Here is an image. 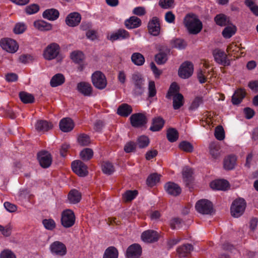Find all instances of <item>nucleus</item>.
Returning <instances> with one entry per match:
<instances>
[{
  "label": "nucleus",
  "mask_w": 258,
  "mask_h": 258,
  "mask_svg": "<svg viewBox=\"0 0 258 258\" xmlns=\"http://www.w3.org/2000/svg\"><path fill=\"white\" fill-rule=\"evenodd\" d=\"M184 24L191 34H196L202 29V23L198 17L194 14H188L184 19Z\"/></svg>",
  "instance_id": "obj_1"
},
{
  "label": "nucleus",
  "mask_w": 258,
  "mask_h": 258,
  "mask_svg": "<svg viewBox=\"0 0 258 258\" xmlns=\"http://www.w3.org/2000/svg\"><path fill=\"white\" fill-rule=\"evenodd\" d=\"M246 208V202L242 198L235 200L231 206V213L234 217H239L242 215Z\"/></svg>",
  "instance_id": "obj_2"
},
{
  "label": "nucleus",
  "mask_w": 258,
  "mask_h": 258,
  "mask_svg": "<svg viewBox=\"0 0 258 258\" xmlns=\"http://www.w3.org/2000/svg\"><path fill=\"white\" fill-rule=\"evenodd\" d=\"M59 52V45L56 43H51L44 49L43 55L45 59L50 60L56 58Z\"/></svg>",
  "instance_id": "obj_3"
},
{
  "label": "nucleus",
  "mask_w": 258,
  "mask_h": 258,
  "mask_svg": "<svg viewBox=\"0 0 258 258\" xmlns=\"http://www.w3.org/2000/svg\"><path fill=\"white\" fill-rule=\"evenodd\" d=\"M93 85L97 89L102 90L107 85V80L105 76L100 71L95 72L91 76Z\"/></svg>",
  "instance_id": "obj_4"
},
{
  "label": "nucleus",
  "mask_w": 258,
  "mask_h": 258,
  "mask_svg": "<svg viewBox=\"0 0 258 258\" xmlns=\"http://www.w3.org/2000/svg\"><path fill=\"white\" fill-rule=\"evenodd\" d=\"M195 208L201 214H209L212 212L213 205L209 200L202 199L197 202Z\"/></svg>",
  "instance_id": "obj_5"
},
{
  "label": "nucleus",
  "mask_w": 258,
  "mask_h": 258,
  "mask_svg": "<svg viewBox=\"0 0 258 258\" xmlns=\"http://www.w3.org/2000/svg\"><path fill=\"white\" fill-rule=\"evenodd\" d=\"M0 46L3 49L12 53L16 52L19 48V45L17 42L8 38L2 39L0 40Z\"/></svg>",
  "instance_id": "obj_6"
},
{
  "label": "nucleus",
  "mask_w": 258,
  "mask_h": 258,
  "mask_svg": "<svg viewBox=\"0 0 258 258\" xmlns=\"http://www.w3.org/2000/svg\"><path fill=\"white\" fill-rule=\"evenodd\" d=\"M61 224L66 228L72 227L75 222V216L74 212L71 210H64L61 214Z\"/></svg>",
  "instance_id": "obj_7"
},
{
  "label": "nucleus",
  "mask_w": 258,
  "mask_h": 258,
  "mask_svg": "<svg viewBox=\"0 0 258 258\" xmlns=\"http://www.w3.org/2000/svg\"><path fill=\"white\" fill-rule=\"evenodd\" d=\"M51 253L57 256H63L67 253V247L62 242L56 241L51 243L50 245Z\"/></svg>",
  "instance_id": "obj_8"
},
{
  "label": "nucleus",
  "mask_w": 258,
  "mask_h": 258,
  "mask_svg": "<svg viewBox=\"0 0 258 258\" xmlns=\"http://www.w3.org/2000/svg\"><path fill=\"white\" fill-rule=\"evenodd\" d=\"M193 71L194 67L192 63L189 61H185L179 68L178 75L180 78L186 79L191 76Z\"/></svg>",
  "instance_id": "obj_9"
},
{
  "label": "nucleus",
  "mask_w": 258,
  "mask_h": 258,
  "mask_svg": "<svg viewBox=\"0 0 258 258\" xmlns=\"http://www.w3.org/2000/svg\"><path fill=\"white\" fill-rule=\"evenodd\" d=\"M131 124L135 127H140L147 123V118L146 115L141 113H135L130 117Z\"/></svg>",
  "instance_id": "obj_10"
},
{
  "label": "nucleus",
  "mask_w": 258,
  "mask_h": 258,
  "mask_svg": "<svg viewBox=\"0 0 258 258\" xmlns=\"http://www.w3.org/2000/svg\"><path fill=\"white\" fill-rule=\"evenodd\" d=\"M73 171L80 176L84 177L87 175V166L80 160H76L72 163Z\"/></svg>",
  "instance_id": "obj_11"
},
{
  "label": "nucleus",
  "mask_w": 258,
  "mask_h": 258,
  "mask_svg": "<svg viewBox=\"0 0 258 258\" xmlns=\"http://www.w3.org/2000/svg\"><path fill=\"white\" fill-rule=\"evenodd\" d=\"M132 82L135 86V89L138 93H141L143 90L145 80L142 75L138 72L132 76Z\"/></svg>",
  "instance_id": "obj_12"
},
{
  "label": "nucleus",
  "mask_w": 258,
  "mask_h": 258,
  "mask_svg": "<svg viewBox=\"0 0 258 258\" xmlns=\"http://www.w3.org/2000/svg\"><path fill=\"white\" fill-rule=\"evenodd\" d=\"M38 160L41 166L43 168L49 167L52 162L50 153L46 151H42L38 154Z\"/></svg>",
  "instance_id": "obj_13"
},
{
  "label": "nucleus",
  "mask_w": 258,
  "mask_h": 258,
  "mask_svg": "<svg viewBox=\"0 0 258 258\" xmlns=\"http://www.w3.org/2000/svg\"><path fill=\"white\" fill-rule=\"evenodd\" d=\"M149 33L154 36H157L160 31V23L159 18L153 17L148 23V26Z\"/></svg>",
  "instance_id": "obj_14"
},
{
  "label": "nucleus",
  "mask_w": 258,
  "mask_h": 258,
  "mask_svg": "<svg viewBox=\"0 0 258 258\" xmlns=\"http://www.w3.org/2000/svg\"><path fill=\"white\" fill-rule=\"evenodd\" d=\"M130 33L124 29H119L107 36V38L111 41L123 40L130 37Z\"/></svg>",
  "instance_id": "obj_15"
},
{
  "label": "nucleus",
  "mask_w": 258,
  "mask_h": 258,
  "mask_svg": "<svg viewBox=\"0 0 258 258\" xmlns=\"http://www.w3.org/2000/svg\"><path fill=\"white\" fill-rule=\"evenodd\" d=\"M213 55L217 62L223 66L229 64V61L227 58L226 54L220 49H215L213 51Z\"/></svg>",
  "instance_id": "obj_16"
},
{
  "label": "nucleus",
  "mask_w": 258,
  "mask_h": 258,
  "mask_svg": "<svg viewBox=\"0 0 258 258\" xmlns=\"http://www.w3.org/2000/svg\"><path fill=\"white\" fill-rule=\"evenodd\" d=\"M142 248L138 244H134L130 246L126 250L127 258H139L141 255Z\"/></svg>",
  "instance_id": "obj_17"
},
{
  "label": "nucleus",
  "mask_w": 258,
  "mask_h": 258,
  "mask_svg": "<svg viewBox=\"0 0 258 258\" xmlns=\"http://www.w3.org/2000/svg\"><path fill=\"white\" fill-rule=\"evenodd\" d=\"M141 238L145 242H153L158 240L159 234L156 231L148 230L143 232Z\"/></svg>",
  "instance_id": "obj_18"
},
{
  "label": "nucleus",
  "mask_w": 258,
  "mask_h": 258,
  "mask_svg": "<svg viewBox=\"0 0 258 258\" xmlns=\"http://www.w3.org/2000/svg\"><path fill=\"white\" fill-rule=\"evenodd\" d=\"M81 15L77 12L70 13L66 19V23L70 27H75L78 25L81 21Z\"/></svg>",
  "instance_id": "obj_19"
},
{
  "label": "nucleus",
  "mask_w": 258,
  "mask_h": 258,
  "mask_svg": "<svg viewBox=\"0 0 258 258\" xmlns=\"http://www.w3.org/2000/svg\"><path fill=\"white\" fill-rule=\"evenodd\" d=\"M53 126L51 122L45 120H37L35 124V129L41 133H44L52 129Z\"/></svg>",
  "instance_id": "obj_20"
},
{
  "label": "nucleus",
  "mask_w": 258,
  "mask_h": 258,
  "mask_svg": "<svg viewBox=\"0 0 258 258\" xmlns=\"http://www.w3.org/2000/svg\"><path fill=\"white\" fill-rule=\"evenodd\" d=\"M165 189L166 192L170 195L173 196H177L179 195L181 191V189L179 186L172 182H169L167 183L165 186Z\"/></svg>",
  "instance_id": "obj_21"
},
{
  "label": "nucleus",
  "mask_w": 258,
  "mask_h": 258,
  "mask_svg": "<svg viewBox=\"0 0 258 258\" xmlns=\"http://www.w3.org/2000/svg\"><path fill=\"white\" fill-rule=\"evenodd\" d=\"M59 127L63 132L71 131L74 127V123L70 118H64L59 122Z\"/></svg>",
  "instance_id": "obj_22"
},
{
  "label": "nucleus",
  "mask_w": 258,
  "mask_h": 258,
  "mask_svg": "<svg viewBox=\"0 0 258 258\" xmlns=\"http://www.w3.org/2000/svg\"><path fill=\"white\" fill-rule=\"evenodd\" d=\"M78 91L84 96H90L92 92V88L89 83L82 82L77 85Z\"/></svg>",
  "instance_id": "obj_23"
},
{
  "label": "nucleus",
  "mask_w": 258,
  "mask_h": 258,
  "mask_svg": "<svg viewBox=\"0 0 258 258\" xmlns=\"http://www.w3.org/2000/svg\"><path fill=\"white\" fill-rule=\"evenodd\" d=\"M210 186L213 189L225 190L228 187L229 183L226 180L218 179L211 182Z\"/></svg>",
  "instance_id": "obj_24"
},
{
  "label": "nucleus",
  "mask_w": 258,
  "mask_h": 258,
  "mask_svg": "<svg viewBox=\"0 0 258 258\" xmlns=\"http://www.w3.org/2000/svg\"><path fill=\"white\" fill-rule=\"evenodd\" d=\"M35 28L40 31H48L52 29V25L42 20L35 21L33 23Z\"/></svg>",
  "instance_id": "obj_25"
},
{
  "label": "nucleus",
  "mask_w": 258,
  "mask_h": 258,
  "mask_svg": "<svg viewBox=\"0 0 258 258\" xmlns=\"http://www.w3.org/2000/svg\"><path fill=\"white\" fill-rule=\"evenodd\" d=\"M237 157L233 155L227 156L224 160V168L226 170L234 169L236 165Z\"/></svg>",
  "instance_id": "obj_26"
},
{
  "label": "nucleus",
  "mask_w": 258,
  "mask_h": 258,
  "mask_svg": "<svg viewBox=\"0 0 258 258\" xmlns=\"http://www.w3.org/2000/svg\"><path fill=\"white\" fill-rule=\"evenodd\" d=\"M124 24L127 29H134L141 26V20L137 17L132 16L125 21Z\"/></svg>",
  "instance_id": "obj_27"
},
{
  "label": "nucleus",
  "mask_w": 258,
  "mask_h": 258,
  "mask_svg": "<svg viewBox=\"0 0 258 258\" xmlns=\"http://www.w3.org/2000/svg\"><path fill=\"white\" fill-rule=\"evenodd\" d=\"M246 92L243 89H238L235 91L232 97V102L233 104H239L245 97Z\"/></svg>",
  "instance_id": "obj_28"
},
{
  "label": "nucleus",
  "mask_w": 258,
  "mask_h": 258,
  "mask_svg": "<svg viewBox=\"0 0 258 258\" xmlns=\"http://www.w3.org/2000/svg\"><path fill=\"white\" fill-rule=\"evenodd\" d=\"M59 15V12L54 9L45 10L43 13V17L50 21L56 20Z\"/></svg>",
  "instance_id": "obj_29"
},
{
  "label": "nucleus",
  "mask_w": 258,
  "mask_h": 258,
  "mask_svg": "<svg viewBox=\"0 0 258 258\" xmlns=\"http://www.w3.org/2000/svg\"><path fill=\"white\" fill-rule=\"evenodd\" d=\"M132 112V107L126 103H123L119 106L117 113L121 116L127 117Z\"/></svg>",
  "instance_id": "obj_30"
},
{
  "label": "nucleus",
  "mask_w": 258,
  "mask_h": 258,
  "mask_svg": "<svg viewBox=\"0 0 258 258\" xmlns=\"http://www.w3.org/2000/svg\"><path fill=\"white\" fill-rule=\"evenodd\" d=\"M65 78L63 75L61 74H57L52 77L50 84L51 87H56L63 84Z\"/></svg>",
  "instance_id": "obj_31"
},
{
  "label": "nucleus",
  "mask_w": 258,
  "mask_h": 258,
  "mask_svg": "<svg viewBox=\"0 0 258 258\" xmlns=\"http://www.w3.org/2000/svg\"><path fill=\"white\" fill-rule=\"evenodd\" d=\"M164 124V119L160 117H157L153 119L152 124L150 130L153 132H157L161 130Z\"/></svg>",
  "instance_id": "obj_32"
},
{
  "label": "nucleus",
  "mask_w": 258,
  "mask_h": 258,
  "mask_svg": "<svg viewBox=\"0 0 258 258\" xmlns=\"http://www.w3.org/2000/svg\"><path fill=\"white\" fill-rule=\"evenodd\" d=\"M210 154L212 157L215 160L218 159L221 156L220 147L215 143H212L210 145Z\"/></svg>",
  "instance_id": "obj_33"
},
{
  "label": "nucleus",
  "mask_w": 258,
  "mask_h": 258,
  "mask_svg": "<svg viewBox=\"0 0 258 258\" xmlns=\"http://www.w3.org/2000/svg\"><path fill=\"white\" fill-rule=\"evenodd\" d=\"M192 249V246L191 244H187L179 247L177 251L179 256L185 257L190 253Z\"/></svg>",
  "instance_id": "obj_34"
},
{
  "label": "nucleus",
  "mask_w": 258,
  "mask_h": 258,
  "mask_svg": "<svg viewBox=\"0 0 258 258\" xmlns=\"http://www.w3.org/2000/svg\"><path fill=\"white\" fill-rule=\"evenodd\" d=\"M172 96L173 108L178 109L183 105V96L180 93L176 94Z\"/></svg>",
  "instance_id": "obj_35"
},
{
  "label": "nucleus",
  "mask_w": 258,
  "mask_h": 258,
  "mask_svg": "<svg viewBox=\"0 0 258 258\" xmlns=\"http://www.w3.org/2000/svg\"><path fill=\"white\" fill-rule=\"evenodd\" d=\"M236 31L235 26L230 24L226 26L222 32V35L225 38H230L235 34Z\"/></svg>",
  "instance_id": "obj_36"
},
{
  "label": "nucleus",
  "mask_w": 258,
  "mask_h": 258,
  "mask_svg": "<svg viewBox=\"0 0 258 258\" xmlns=\"http://www.w3.org/2000/svg\"><path fill=\"white\" fill-rule=\"evenodd\" d=\"M81 198V194L76 189L72 190L68 195L69 201L73 204H76L80 202Z\"/></svg>",
  "instance_id": "obj_37"
},
{
  "label": "nucleus",
  "mask_w": 258,
  "mask_h": 258,
  "mask_svg": "<svg viewBox=\"0 0 258 258\" xmlns=\"http://www.w3.org/2000/svg\"><path fill=\"white\" fill-rule=\"evenodd\" d=\"M19 97L21 101L25 104L32 103L34 101L33 95L25 92H20L19 93Z\"/></svg>",
  "instance_id": "obj_38"
},
{
  "label": "nucleus",
  "mask_w": 258,
  "mask_h": 258,
  "mask_svg": "<svg viewBox=\"0 0 258 258\" xmlns=\"http://www.w3.org/2000/svg\"><path fill=\"white\" fill-rule=\"evenodd\" d=\"M192 170L188 167H185L182 170V176L186 184H188L192 179Z\"/></svg>",
  "instance_id": "obj_39"
},
{
  "label": "nucleus",
  "mask_w": 258,
  "mask_h": 258,
  "mask_svg": "<svg viewBox=\"0 0 258 258\" xmlns=\"http://www.w3.org/2000/svg\"><path fill=\"white\" fill-rule=\"evenodd\" d=\"M118 252L114 247H109L105 251L103 258H118Z\"/></svg>",
  "instance_id": "obj_40"
},
{
  "label": "nucleus",
  "mask_w": 258,
  "mask_h": 258,
  "mask_svg": "<svg viewBox=\"0 0 258 258\" xmlns=\"http://www.w3.org/2000/svg\"><path fill=\"white\" fill-rule=\"evenodd\" d=\"M131 59L133 63L137 66H142L145 62L144 56L138 52L134 53L132 55Z\"/></svg>",
  "instance_id": "obj_41"
},
{
  "label": "nucleus",
  "mask_w": 258,
  "mask_h": 258,
  "mask_svg": "<svg viewBox=\"0 0 258 258\" xmlns=\"http://www.w3.org/2000/svg\"><path fill=\"white\" fill-rule=\"evenodd\" d=\"M80 155L82 160L87 161L93 157V151L90 148H85L80 152Z\"/></svg>",
  "instance_id": "obj_42"
},
{
  "label": "nucleus",
  "mask_w": 258,
  "mask_h": 258,
  "mask_svg": "<svg viewBox=\"0 0 258 258\" xmlns=\"http://www.w3.org/2000/svg\"><path fill=\"white\" fill-rule=\"evenodd\" d=\"M78 142L81 146H88L90 144L91 140L88 135L83 134L79 135L78 137Z\"/></svg>",
  "instance_id": "obj_43"
},
{
  "label": "nucleus",
  "mask_w": 258,
  "mask_h": 258,
  "mask_svg": "<svg viewBox=\"0 0 258 258\" xmlns=\"http://www.w3.org/2000/svg\"><path fill=\"white\" fill-rule=\"evenodd\" d=\"M160 175L157 173L151 174L147 179V184L150 186L155 185L159 181Z\"/></svg>",
  "instance_id": "obj_44"
},
{
  "label": "nucleus",
  "mask_w": 258,
  "mask_h": 258,
  "mask_svg": "<svg viewBox=\"0 0 258 258\" xmlns=\"http://www.w3.org/2000/svg\"><path fill=\"white\" fill-rule=\"evenodd\" d=\"M102 169L106 174H111L114 171V168L113 165L109 162H105L102 164Z\"/></svg>",
  "instance_id": "obj_45"
},
{
  "label": "nucleus",
  "mask_w": 258,
  "mask_h": 258,
  "mask_svg": "<svg viewBox=\"0 0 258 258\" xmlns=\"http://www.w3.org/2000/svg\"><path fill=\"white\" fill-rule=\"evenodd\" d=\"M216 24L219 26H225L228 22L229 20L227 17L224 14L217 15L215 18Z\"/></svg>",
  "instance_id": "obj_46"
},
{
  "label": "nucleus",
  "mask_w": 258,
  "mask_h": 258,
  "mask_svg": "<svg viewBox=\"0 0 258 258\" xmlns=\"http://www.w3.org/2000/svg\"><path fill=\"white\" fill-rule=\"evenodd\" d=\"M71 59L76 63H80L84 59V54L80 51H74L71 54Z\"/></svg>",
  "instance_id": "obj_47"
},
{
  "label": "nucleus",
  "mask_w": 258,
  "mask_h": 258,
  "mask_svg": "<svg viewBox=\"0 0 258 258\" xmlns=\"http://www.w3.org/2000/svg\"><path fill=\"white\" fill-rule=\"evenodd\" d=\"M167 137L170 142L176 141L178 137L177 131L174 128H170L167 131Z\"/></svg>",
  "instance_id": "obj_48"
},
{
  "label": "nucleus",
  "mask_w": 258,
  "mask_h": 258,
  "mask_svg": "<svg viewBox=\"0 0 258 258\" xmlns=\"http://www.w3.org/2000/svg\"><path fill=\"white\" fill-rule=\"evenodd\" d=\"M42 224L45 228L48 230H53L56 227V223L52 219H44Z\"/></svg>",
  "instance_id": "obj_49"
},
{
  "label": "nucleus",
  "mask_w": 258,
  "mask_h": 258,
  "mask_svg": "<svg viewBox=\"0 0 258 258\" xmlns=\"http://www.w3.org/2000/svg\"><path fill=\"white\" fill-rule=\"evenodd\" d=\"M244 3L255 15L258 16V6L252 0H245Z\"/></svg>",
  "instance_id": "obj_50"
},
{
  "label": "nucleus",
  "mask_w": 258,
  "mask_h": 258,
  "mask_svg": "<svg viewBox=\"0 0 258 258\" xmlns=\"http://www.w3.org/2000/svg\"><path fill=\"white\" fill-rule=\"evenodd\" d=\"M138 194L137 190H127L123 195V199L126 202L134 199Z\"/></svg>",
  "instance_id": "obj_51"
},
{
  "label": "nucleus",
  "mask_w": 258,
  "mask_h": 258,
  "mask_svg": "<svg viewBox=\"0 0 258 258\" xmlns=\"http://www.w3.org/2000/svg\"><path fill=\"white\" fill-rule=\"evenodd\" d=\"M179 148L186 152H191L194 147L192 145L187 141H182L179 145Z\"/></svg>",
  "instance_id": "obj_52"
},
{
  "label": "nucleus",
  "mask_w": 258,
  "mask_h": 258,
  "mask_svg": "<svg viewBox=\"0 0 258 258\" xmlns=\"http://www.w3.org/2000/svg\"><path fill=\"white\" fill-rule=\"evenodd\" d=\"M215 136L216 138L219 141H222L224 139L225 133L222 126L219 125L216 127L215 131Z\"/></svg>",
  "instance_id": "obj_53"
},
{
  "label": "nucleus",
  "mask_w": 258,
  "mask_h": 258,
  "mask_svg": "<svg viewBox=\"0 0 258 258\" xmlns=\"http://www.w3.org/2000/svg\"><path fill=\"white\" fill-rule=\"evenodd\" d=\"M172 46L178 49L184 48L187 44L185 41L181 39H176L172 42Z\"/></svg>",
  "instance_id": "obj_54"
},
{
  "label": "nucleus",
  "mask_w": 258,
  "mask_h": 258,
  "mask_svg": "<svg viewBox=\"0 0 258 258\" xmlns=\"http://www.w3.org/2000/svg\"><path fill=\"white\" fill-rule=\"evenodd\" d=\"M149 144V140L147 136H141L137 141V145L140 148H143L148 146Z\"/></svg>",
  "instance_id": "obj_55"
},
{
  "label": "nucleus",
  "mask_w": 258,
  "mask_h": 258,
  "mask_svg": "<svg viewBox=\"0 0 258 258\" xmlns=\"http://www.w3.org/2000/svg\"><path fill=\"white\" fill-rule=\"evenodd\" d=\"M167 60V56L164 52H160L155 56V60L159 64L164 63Z\"/></svg>",
  "instance_id": "obj_56"
},
{
  "label": "nucleus",
  "mask_w": 258,
  "mask_h": 258,
  "mask_svg": "<svg viewBox=\"0 0 258 258\" xmlns=\"http://www.w3.org/2000/svg\"><path fill=\"white\" fill-rule=\"evenodd\" d=\"M178 90V87L176 83H173L171 84L168 93L166 95L167 98H170L171 97L174 96L176 94H178L177 93Z\"/></svg>",
  "instance_id": "obj_57"
},
{
  "label": "nucleus",
  "mask_w": 258,
  "mask_h": 258,
  "mask_svg": "<svg viewBox=\"0 0 258 258\" xmlns=\"http://www.w3.org/2000/svg\"><path fill=\"white\" fill-rule=\"evenodd\" d=\"M39 10V7L36 4H32L27 6L25 9L26 13L32 15L36 13Z\"/></svg>",
  "instance_id": "obj_58"
},
{
  "label": "nucleus",
  "mask_w": 258,
  "mask_h": 258,
  "mask_svg": "<svg viewBox=\"0 0 258 258\" xmlns=\"http://www.w3.org/2000/svg\"><path fill=\"white\" fill-rule=\"evenodd\" d=\"M148 95L149 97H152L156 94V89L155 82L153 81H150L148 84Z\"/></svg>",
  "instance_id": "obj_59"
},
{
  "label": "nucleus",
  "mask_w": 258,
  "mask_h": 258,
  "mask_svg": "<svg viewBox=\"0 0 258 258\" xmlns=\"http://www.w3.org/2000/svg\"><path fill=\"white\" fill-rule=\"evenodd\" d=\"M0 258H16V257L12 250L5 249L1 252Z\"/></svg>",
  "instance_id": "obj_60"
},
{
  "label": "nucleus",
  "mask_w": 258,
  "mask_h": 258,
  "mask_svg": "<svg viewBox=\"0 0 258 258\" xmlns=\"http://www.w3.org/2000/svg\"><path fill=\"white\" fill-rule=\"evenodd\" d=\"M26 29V26L24 23H17L14 29V32L16 34L23 33Z\"/></svg>",
  "instance_id": "obj_61"
},
{
  "label": "nucleus",
  "mask_w": 258,
  "mask_h": 258,
  "mask_svg": "<svg viewBox=\"0 0 258 258\" xmlns=\"http://www.w3.org/2000/svg\"><path fill=\"white\" fill-rule=\"evenodd\" d=\"M170 226L173 229L179 228L182 225V221L179 218H175L170 221Z\"/></svg>",
  "instance_id": "obj_62"
},
{
  "label": "nucleus",
  "mask_w": 258,
  "mask_h": 258,
  "mask_svg": "<svg viewBox=\"0 0 258 258\" xmlns=\"http://www.w3.org/2000/svg\"><path fill=\"white\" fill-rule=\"evenodd\" d=\"M173 0H160L159 2V6L163 9H168L173 6Z\"/></svg>",
  "instance_id": "obj_63"
},
{
  "label": "nucleus",
  "mask_w": 258,
  "mask_h": 258,
  "mask_svg": "<svg viewBox=\"0 0 258 258\" xmlns=\"http://www.w3.org/2000/svg\"><path fill=\"white\" fill-rule=\"evenodd\" d=\"M33 56L30 54H23L20 56L19 60L23 63H27L33 60Z\"/></svg>",
  "instance_id": "obj_64"
}]
</instances>
